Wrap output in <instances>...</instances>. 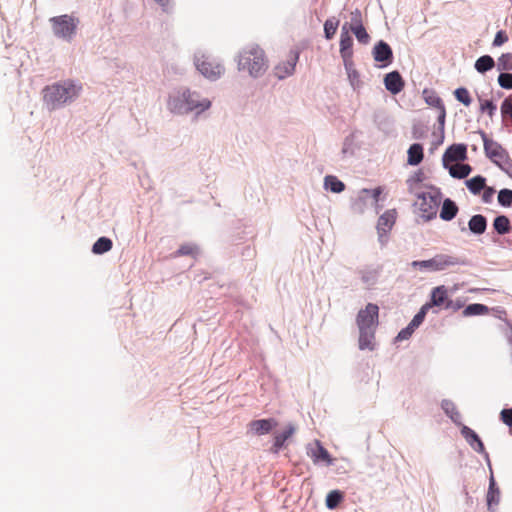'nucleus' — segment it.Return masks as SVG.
I'll list each match as a JSON object with an SVG mask.
<instances>
[{
  "mask_svg": "<svg viewBox=\"0 0 512 512\" xmlns=\"http://www.w3.org/2000/svg\"><path fill=\"white\" fill-rule=\"evenodd\" d=\"M82 83L74 79L58 81L42 89L43 103L49 111L74 102L82 92Z\"/></svg>",
  "mask_w": 512,
  "mask_h": 512,
  "instance_id": "obj_1",
  "label": "nucleus"
},
{
  "mask_svg": "<svg viewBox=\"0 0 512 512\" xmlns=\"http://www.w3.org/2000/svg\"><path fill=\"white\" fill-rule=\"evenodd\" d=\"M267 69L268 60L265 51L259 45L254 44L239 53V71H247L252 78L257 79L264 75Z\"/></svg>",
  "mask_w": 512,
  "mask_h": 512,
  "instance_id": "obj_2",
  "label": "nucleus"
},
{
  "mask_svg": "<svg viewBox=\"0 0 512 512\" xmlns=\"http://www.w3.org/2000/svg\"><path fill=\"white\" fill-rule=\"evenodd\" d=\"M410 265L420 271L439 272L455 265L470 266L471 261L466 257L436 254L433 258L427 260H414Z\"/></svg>",
  "mask_w": 512,
  "mask_h": 512,
  "instance_id": "obj_3",
  "label": "nucleus"
},
{
  "mask_svg": "<svg viewBox=\"0 0 512 512\" xmlns=\"http://www.w3.org/2000/svg\"><path fill=\"white\" fill-rule=\"evenodd\" d=\"M49 22L51 24L52 33L56 38L71 42L76 36L80 20L73 15L63 14L51 17Z\"/></svg>",
  "mask_w": 512,
  "mask_h": 512,
  "instance_id": "obj_4",
  "label": "nucleus"
},
{
  "mask_svg": "<svg viewBox=\"0 0 512 512\" xmlns=\"http://www.w3.org/2000/svg\"><path fill=\"white\" fill-rule=\"evenodd\" d=\"M356 324L359 330L376 329L379 324L378 305L368 303L364 309H360L356 316Z\"/></svg>",
  "mask_w": 512,
  "mask_h": 512,
  "instance_id": "obj_5",
  "label": "nucleus"
},
{
  "mask_svg": "<svg viewBox=\"0 0 512 512\" xmlns=\"http://www.w3.org/2000/svg\"><path fill=\"white\" fill-rule=\"evenodd\" d=\"M194 64L199 73L210 81L218 80L224 72V67L221 64L210 60L205 55L195 56Z\"/></svg>",
  "mask_w": 512,
  "mask_h": 512,
  "instance_id": "obj_6",
  "label": "nucleus"
},
{
  "mask_svg": "<svg viewBox=\"0 0 512 512\" xmlns=\"http://www.w3.org/2000/svg\"><path fill=\"white\" fill-rule=\"evenodd\" d=\"M477 133L480 134L483 140L486 157L489 158L496 166H498L502 160L508 158L509 153L502 147L501 144L490 139L485 131L479 129Z\"/></svg>",
  "mask_w": 512,
  "mask_h": 512,
  "instance_id": "obj_7",
  "label": "nucleus"
},
{
  "mask_svg": "<svg viewBox=\"0 0 512 512\" xmlns=\"http://www.w3.org/2000/svg\"><path fill=\"white\" fill-rule=\"evenodd\" d=\"M306 453L312 459L315 465H334L335 458L324 447L320 440L315 439L306 445Z\"/></svg>",
  "mask_w": 512,
  "mask_h": 512,
  "instance_id": "obj_8",
  "label": "nucleus"
},
{
  "mask_svg": "<svg viewBox=\"0 0 512 512\" xmlns=\"http://www.w3.org/2000/svg\"><path fill=\"white\" fill-rule=\"evenodd\" d=\"M460 433L469 444V446L477 453L483 456L485 462L488 466V469L491 470V460L489 453L486 451L485 445L480 438V436L469 426L462 425L460 428Z\"/></svg>",
  "mask_w": 512,
  "mask_h": 512,
  "instance_id": "obj_9",
  "label": "nucleus"
},
{
  "mask_svg": "<svg viewBox=\"0 0 512 512\" xmlns=\"http://www.w3.org/2000/svg\"><path fill=\"white\" fill-rule=\"evenodd\" d=\"M373 122L386 137H396L397 130L394 118L385 109H376L373 113Z\"/></svg>",
  "mask_w": 512,
  "mask_h": 512,
  "instance_id": "obj_10",
  "label": "nucleus"
},
{
  "mask_svg": "<svg viewBox=\"0 0 512 512\" xmlns=\"http://www.w3.org/2000/svg\"><path fill=\"white\" fill-rule=\"evenodd\" d=\"M468 145L465 143H453L449 145L442 155L443 168H449L452 162H464L468 159Z\"/></svg>",
  "mask_w": 512,
  "mask_h": 512,
  "instance_id": "obj_11",
  "label": "nucleus"
},
{
  "mask_svg": "<svg viewBox=\"0 0 512 512\" xmlns=\"http://www.w3.org/2000/svg\"><path fill=\"white\" fill-rule=\"evenodd\" d=\"M372 57L377 67L386 68L394 61V53L391 46L384 40L377 41L371 51Z\"/></svg>",
  "mask_w": 512,
  "mask_h": 512,
  "instance_id": "obj_12",
  "label": "nucleus"
},
{
  "mask_svg": "<svg viewBox=\"0 0 512 512\" xmlns=\"http://www.w3.org/2000/svg\"><path fill=\"white\" fill-rule=\"evenodd\" d=\"M300 50L297 48L290 49L287 60L278 63L274 67V75L279 79L283 80L294 74L296 64L299 61Z\"/></svg>",
  "mask_w": 512,
  "mask_h": 512,
  "instance_id": "obj_13",
  "label": "nucleus"
},
{
  "mask_svg": "<svg viewBox=\"0 0 512 512\" xmlns=\"http://www.w3.org/2000/svg\"><path fill=\"white\" fill-rule=\"evenodd\" d=\"M277 419L270 418H262L255 419L248 423L247 425V433L252 434L254 436H263L271 433L278 426Z\"/></svg>",
  "mask_w": 512,
  "mask_h": 512,
  "instance_id": "obj_14",
  "label": "nucleus"
},
{
  "mask_svg": "<svg viewBox=\"0 0 512 512\" xmlns=\"http://www.w3.org/2000/svg\"><path fill=\"white\" fill-rule=\"evenodd\" d=\"M296 430L295 424L289 423L283 431L275 433L269 452L273 455H278L281 450L287 447L288 440L296 433Z\"/></svg>",
  "mask_w": 512,
  "mask_h": 512,
  "instance_id": "obj_15",
  "label": "nucleus"
},
{
  "mask_svg": "<svg viewBox=\"0 0 512 512\" xmlns=\"http://www.w3.org/2000/svg\"><path fill=\"white\" fill-rule=\"evenodd\" d=\"M425 103L438 111L437 122L446 121V107L442 98L433 89L425 88L422 92Z\"/></svg>",
  "mask_w": 512,
  "mask_h": 512,
  "instance_id": "obj_16",
  "label": "nucleus"
},
{
  "mask_svg": "<svg viewBox=\"0 0 512 512\" xmlns=\"http://www.w3.org/2000/svg\"><path fill=\"white\" fill-rule=\"evenodd\" d=\"M189 97V89L185 88L182 92H177L176 94H171L167 100V108L168 110L177 115H185L187 114L186 109V101Z\"/></svg>",
  "mask_w": 512,
  "mask_h": 512,
  "instance_id": "obj_17",
  "label": "nucleus"
},
{
  "mask_svg": "<svg viewBox=\"0 0 512 512\" xmlns=\"http://www.w3.org/2000/svg\"><path fill=\"white\" fill-rule=\"evenodd\" d=\"M383 84L388 92L392 95H397L403 91L405 80L398 70H393L384 75Z\"/></svg>",
  "mask_w": 512,
  "mask_h": 512,
  "instance_id": "obj_18",
  "label": "nucleus"
},
{
  "mask_svg": "<svg viewBox=\"0 0 512 512\" xmlns=\"http://www.w3.org/2000/svg\"><path fill=\"white\" fill-rule=\"evenodd\" d=\"M490 476H489V485L488 491L486 495V504L487 510L489 512H495L496 507L500 502V488L497 485V482L494 477L493 469L491 468Z\"/></svg>",
  "mask_w": 512,
  "mask_h": 512,
  "instance_id": "obj_19",
  "label": "nucleus"
},
{
  "mask_svg": "<svg viewBox=\"0 0 512 512\" xmlns=\"http://www.w3.org/2000/svg\"><path fill=\"white\" fill-rule=\"evenodd\" d=\"M199 97H200L199 93H197L195 91L192 92L189 89V97H186L187 98V101H186L187 114L189 112L197 110L196 114L199 115L200 113L208 110L211 107V101L209 99L204 98V99L200 100Z\"/></svg>",
  "mask_w": 512,
  "mask_h": 512,
  "instance_id": "obj_20",
  "label": "nucleus"
},
{
  "mask_svg": "<svg viewBox=\"0 0 512 512\" xmlns=\"http://www.w3.org/2000/svg\"><path fill=\"white\" fill-rule=\"evenodd\" d=\"M512 232V224L507 215L499 214L492 222V236L501 237Z\"/></svg>",
  "mask_w": 512,
  "mask_h": 512,
  "instance_id": "obj_21",
  "label": "nucleus"
},
{
  "mask_svg": "<svg viewBox=\"0 0 512 512\" xmlns=\"http://www.w3.org/2000/svg\"><path fill=\"white\" fill-rule=\"evenodd\" d=\"M414 195L421 201L419 210L422 212L423 219L425 221H431L435 219L437 216L438 207H433L434 205L429 203V198L427 197L429 194L426 192H418Z\"/></svg>",
  "mask_w": 512,
  "mask_h": 512,
  "instance_id": "obj_22",
  "label": "nucleus"
},
{
  "mask_svg": "<svg viewBox=\"0 0 512 512\" xmlns=\"http://www.w3.org/2000/svg\"><path fill=\"white\" fill-rule=\"evenodd\" d=\"M468 231L475 235L480 236L484 234L487 230L488 219L486 216L482 214L472 215L467 223Z\"/></svg>",
  "mask_w": 512,
  "mask_h": 512,
  "instance_id": "obj_23",
  "label": "nucleus"
},
{
  "mask_svg": "<svg viewBox=\"0 0 512 512\" xmlns=\"http://www.w3.org/2000/svg\"><path fill=\"white\" fill-rule=\"evenodd\" d=\"M441 409L444 411L447 417L458 427H462V416L458 411L455 403L450 399H443L441 401Z\"/></svg>",
  "mask_w": 512,
  "mask_h": 512,
  "instance_id": "obj_24",
  "label": "nucleus"
},
{
  "mask_svg": "<svg viewBox=\"0 0 512 512\" xmlns=\"http://www.w3.org/2000/svg\"><path fill=\"white\" fill-rule=\"evenodd\" d=\"M459 207L451 198H445L442 202L439 217L441 220L452 221L458 214Z\"/></svg>",
  "mask_w": 512,
  "mask_h": 512,
  "instance_id": "obj_25",
  "label": "nucleus"
},
{
  "mask_svg": "<svg viewBox=\"0 0 512 512\" xmlns=\"http://www.w3.org/2000/svg\"><path fill=\"white\" fill-rule=\"evenodd\" d=\"M448 299V290L445 285L436 286L430 292L429 300L434 307H443L445 309Z\"/></svg>",
  "mask_w": 512,
  "mask_h": 512,
  "instance_id": "obj_26",
  "label": "nucleus"
},
{
  "mask_svg": "<svg viewBox=\"0 0 512 512\" xmlns=\"http://www.w3.org/2000/svg\"><path fill=\"white\" fill-rule=\"evenodd\" d=\"M382 266L378 265L377 267H365L364 269L358 270V274L360 275V279L364 284L369 286H374L381 275Z\"/></svg>",
  "mask_w": 512,
  "mask_h": 512,
  "instance_id": "obj_27",
  "label": "nucleus"
},
{
  "mask_svg": "<svg viewBox=\"0 0 512 512\" xmlns=\"http://www.w3.org/2000/svg\"><path fill=\"white\" fill-rule=\"evenodd\" d=\"M424 159V146L416 142L409 146L407 150V164L410 166H418Z\"/></svg>",
  "mask_w": 512,
  "mask_h": 512,
  "instance_id": "obj_28",
  "label": "nucleus"
},
{
  "mask_svg": "<svg viewBox=\"0 0 512 512\" xmlns=\"http://www.w3.org/2000/svg\"><path fill=\"white\" fill-rule=\"evenodd\" d=\"M397 211L396 209H388L378 218L376 230H387L391 231L396 223Z\"/></svg>",
  "mask_w": 512,
  "mask_h": 512,
  "instance_id": "obj_29",
  "label": "nucleus"
},
{
  "mask_svg": "<svg viewBox=\"0 0 512 512\" xmlns=\"http://www.w3.org/2000/svg\"><path fill=\"white\" fill-rule=\"evenodd\" d=\"M345 500V492L333 489L326 494L325 506L328 510H336Z\"/></svg>",
  "mask_w": 512,
  "mask_h": 512,
  "instance_id": "obj_30",
  "label": "nucleus"
},
{
  "mask_svg": "<svg viewBox=\"0 0 512 512\" xmlns=\"http://www.w3.org/2000/svg\"><path fill=\"white\" fill-rule=\"evenodd\" d=\"M375 333L376 329L359 330L358 347L360 350L373 351L375 349V344L373 343Z\"/></svg>",
  "mask_w": 512,
  "mask_h": 512,
  "instance_id": "obj_31",
  "label": "nucleus"
},
{
  "mask_svg": "<svg viewBox=\"0 0 512 512\" xmlns=\"http://www.w3.org/2000/svg\"><path fill=\"white\" fill-rule=\"evenodd\" d=\"M449 172V175L458 180L466 179L473 171V167L468 163H460L451 165L449 168H444Z\"/></svg>",
  "mask_w": 512,
  "mask_h": 512,
  "instance_id": "obj_32",
  "label": "nucleus"
},
{
  "mask_svg": "<svg viewBox=\"0 0 512 512\" xmlns=\"http://www.w3.org/2000/svg\"><path fill=\"white\" fill-rule=\"evenodd\" d=\"M200 254V248L194 243L182 244L176 251L170 254L171 258H178L181 256H191L193 259H197Z\"/></svg>",
  "mask_w": 512,
  "mask_h": 512,
  "instance_id": "obj_33",
  "label": "nucleus"
},
{
  "mask_svg": "<svg viewBox=\"0 0 512 512\" xmlns=\"http://www.w3.org/2000/svg\"><path fill=\"white\" fill-rule=\"evenodd\" d=\"M323 188L326 191H329V192H332V193H335V194H339V193H342L345 190L346 185L337 176H335V175H326L324 177Z\"/></svg>",
  "mask_w": 512,
  "mask_h": 512,
  "instance_id": "obj_34",
  "label": "nucleus"
},
{
  "mask_svg": "<svg viewBox=\"0 0 512 512\" xmlns=\"http://www.w3.org/2000/svg\"><path fill=\"white\" fill-rule=\"evenodd\" d=\"M486 178L483 175H475L470 179H466L465 185L469 192L473 195H479L486 187Z\"/></svg>",
  "mask_w": 512,
  "mask_h": 512,
  "instance_id": "obj_35",
  "label": "nucleus"
},
{
  "mask_svg": "<svg viewBox=\"0 0 512 512\" xmlns=\"http://www.w3.org/2000/svg\"><path fill=\"white\" fill-rule=\"evenodd\" d=\"M113 247V241L107 236L99 237L92 245L91 252L94 255H103L109 252Z\"/></svg>",
  "mask_w": 512,
  "mask_h": 512,
  "instance_id": "obj_36",
  "label": "nucleus"
},
{
  "mask_svg": "<svg viewBox=\"0 0 512 512\" xmlns=\"http://www.w3.org/2000/svg\"><path fill=\"white\" fill-rule=\"evenodd\" d=\"M490 312V308L482 303H471L462 310L463 317L482 316Z\"/></svg>",
  "mask_w": 512,
  "mask_h": 512,
  "instance_id": "obj_37",
  "label": "nucleus"
},
{
  "mask_svg": "<svg viewBox=\"0 0 512 512\" xmlns=\"http://www.w3.org/2000/svg\"><path fill=\"white\" fill-rule=\"evenodd\" d=\"M496 63L494 58L489 55L485 54L480 56L474 63V69L480 73L485 74L488 71L492 70L495 67Z\"/></svg>",
  "mask_w": 512,
  "mask_h": 512,
  "instance_id": "obj_38",
  "label": "nucleus"
},
{
  "mask_svg": "<svg viewBox=\"0 0 512 512\" xmlns=\"http://www.w3.org/2000/svg\"><path fill=\"white\" fill-rule=\"evenodd\" d=\"M426 179V175L424 173V171L420 168L418 170H416L412 175H410L408 177V179L406 180V185H407V189H408V192L410 194H415L417 193L415 191V188L418 184L422 183L424 180Z\"/></svg>",
  "mask_w": 512,
  "mask_h": 512,
  "instance_id": "obj_39",
  "label": "nucleus"
},
{
  "mask_svg": "<svg viewBox=\"0 0 512 512\" xmlns=\"http://www.w3.org/2000/svg\"><path fill=\"white\" fill-rule=\"evenodd\" d=\"M340 20L336 17H330L328 18L323 25L324 35L323 37L326 40H332L337 32V29L339 27Z\"/></svg>",
  "mask_w": 512,
  "mask_h": 512,
  "instance_id": "obj_40",
  "label": "nucleus"
},
{
  "mask_svg": "<svg viewBox=\"0 0 512 512\" xmlns=\"http://www.w3.org/2000/svg\"><path fill=\"white\" fill-rule=\"evenodd\" d=\"M368 198L366 195H362V189L359 191V194L356 198L351 199L350 209L355 214H363L365 209L367 208Z\"/></svg>",
  "mask_w": 512,
  "mask_h": 512,
  "instance_id": "obj_41",
  "label": "nucleus"
},
{
  "mask_svg": "<svg viewBox=\"0 0 512 512\" xmlns=\"http://www.w3.org/2000/svg\"><path fill=\"white\" fill-rule=\"evenodd\" d=\"M478 100L480 102V113L487 114L492 119L497 112L496 102L493 99H482L481 96H478Z\"/></svg>",
  "mask_w": 512,
  "mask_h": 512,
  "instance_id": "obj_42",
  "label": "nucleus"
},
{
  "mask_svg": "<svg viewBox=\"0 0 512 512\" xmlns=\"http://www.w3.org/2000/svg\"><path fill=\"white\" fill-rule=\"evenodd\" d=\"M355 148V133L352 132L349 135H347L343 140V145L341 149L342 158L353 156L355 153Z\"/></svg>",
  "mask_w": 512,
  "mask_h": 512,
  "instance_id": "obj_43",
  "label": "nucleus"
},
{
  "mask_svg": "<svg viewBox=\"0 0 512 512\" xmlns=\"http://www.w3.org/2000/svg\"><path fill=\"white\" fill-rule=\"evenodd\" d=\"M453 96L455 97V99L458 102H460L461 104H463L466 107H469L473 102V98H472L469 90L464 86H460V87L456 88L453 91Z\"/></svg>",
  "mask_w": 512,
  "mask_h": 512,
  "instance_id": "obj_44",
  "label": "nucleus"
},
{
  "mask_svg": "<svg viewBox=\"0 0 512 512\" xmlns=\"http://www.w3.org/2000/svg\"><path fill=\"white\" fill-rule=\"evenodd\" d=\"M353 38L351 35L340 36L339 52L340 56H353Z\"/></svg>",
  "mask_w": 512,
  "mask_h": 512,
  "instance_id": "obj_45",
  "label": "nucleus"
},
{
  "mask_svg": "<svg viewBox=\"0 0 512 512\" xmlns=\"http://www.w3.org/2000/svg\"><path fill=\"white\" fill-rule=\"evenodd\" d=\"M497 69L500 72L512 71V52L502 53L497 59Z\"/></svg>",
  "mask_w": 512,
  "mask_h": 512,
  "instance_id": "obj_46",
  "label": "nucleus"
},
{
  "mask_svg": "<svg viewBox=\"0 0 512 512\" xmlns=\"http://www.w3.org/2000/svg\"><path fill=\"white\" fill-rule=\"evenodd\" d=\"M350 31L355 35L357 41L361 44L366 45L371 40V37L363 24L356 25L355 27H350Z\"/></svg>",
  "mask_w": 512,
  "mask_h": 512,
  "instance_id": "obj_47",
  "label": "nucleus"
},
{
  "mask_svg": "<svg viewBox=\"0 0 512 512\" xmlns=\"http://www.w3.org/2000/svg\"><path fill=\"white\" fill-rule=\"evenodd\" d=\"M500 112L503 123L506 119L512 120V94H509L504 98L500 105Z\"/></svg>",
  "mask_w": 512,
  "mask_h": 512,
  "instance_id": "obj_48",
  "label": "nucleus"
},
{
  "mask_svg": "<svg viewBox=\"0 0 512 512\" xmlns=\"http://www.w3.org/2000/svg\"><path fill=\"white\" fill-rule=\"evenodd\" d=\"M498 204L501 207L509 208L512 206V190L509 188H503L498 191L497 196Z\"/></svg>",
  "mask_w": 512,
  "mask_h": 512,
  "instance_id": "obj_49",
  "label": "nucleus"
},
{
  "mask_svg": "<svg viewBox=\"0 0 512 512\" xmlns=\"http://www.w3.org/2000/svg\"><path fill=\"white\" fill-rule=\"evenodd\" d=\"M384 191V188L382 186H377L373 189L363 188L362 189V195H366L368 199H372L375 202L376 209L379 208L378 202L380 201V197ZM382 206H380L381 208Z\"/></svg>",
  "mask_w": 512,
  "mask_h": 512,
  "instance_id": "obj_50",
  "label": "nucleus"
},
{
  "mask_svg": "<svg viewBox=\"0 0 512 512\" xmlns=\"http://www.w3.org/2000/svg\"><path fill=\"white\" fill-rule=\"evenodd\" d=\"M426 187L431 190V192H427L429 194L427 195L429 198V203H432L434 205L433 207H439L442 199L441 189L432 184L426 185Z\"/></svg>",
  "mask_w": 512,
  "mask_h": 512,
  "instance_id": "obj_51",
  "label": "nucleus"
},
{
  "mask_svg": "<svg viewBox=\"0 0 512 512\" xmlns=\"http://www.w3.org/2000/svg\"><path fill=\"white\" fill-rule=\"evenodd\" d=\"M491 241L498 247L512 250V232L501 237H491Z\"/></svg>",
  "mask_w": 512,
  "mask_h": 512,
  "instance_id": "obj_52",
  "label": "nucleus"
},
{
  "mask_svg": "<svg viewBox=\"0 0 512 512\" xmlns=\"http://www.w3.org/2000/svg\"><path fill=\"white\" fill-rule=\"evenodd\" d=\"M498 85L505 90H512V73L500 72L497 78Z\"/></svg>",
  "mask_w": 512,
  "mask_h": 512,
  "instance_id": "obj_53",
  "label": "nucleus"
},
{
  "mask_svg": "<svg viewBox=\"0 0 512 512\" xmlns=\"http://www.w3.org/2000/svg\"><path fill=\"white\" fill-rule=\"evenodd\" d=\"M428 126L423 123H415L412 126V137L416 140L425 139L427 137Z\"/></svg>",
  "mask_w": 512,
  "mask_h": 512,
  "instance_id": "obj_54",
  "label": "nucleus"
},
{
  "mask_svg": "<svg viewBox=\"0 0 512 512\" xmlns=\"http://www.w3.org/2000/svg\"><path fill=\"white\" fill-rule=\"evenodd\" d=\"M445 122L446 121H444V122L443 121L442 122H437L439 133H438V135L436 134V132L433 133V135L436 137L432 141V146L434 148H437L438 146L442 145L443 142H444V139H445Z\"/></svg>",
  "mask_w": 512,
  "mask_h": 512,
  "instance_id": "obj_55",
  "label": "nucleus"
},
{
  "mask_svg": "<svg viewBox=\"0 0 512 512\" xmlns=\"http://www.w3.org/2000/svg\"><path fill=\"white\" fill-rule=\"evenodd\" d=\"M509 40L508 34L505 30H498L492 42L493 47H500Z\"/></svg>",
  "mask_w": 512,
  "mask_h": 512,
  "instance_id": "obj_56",
  "label": "nucleus"
},
{
  "mask_svg": "<svg viewBox=\"0 0 512 512\" xmlns=\"http://www.w3.org/2000/svg\"><path fill=\"white\" fill-rule=\"evenodd\" d=\"M500 421L512 428V408H503L499 415Z\"/></svg>",
  "mask_w": 512,
  "mask_h": 512,
  "instance_id": "obj_57",
  "label": "nucleus"
},
{
  "mask_svg": "<svg viewBox=\"0 0 512 512\" xmlns=\"http://www.w3.org/2000/svg\"><path fill=\"white\" fill-rule=\"evenodd\" d=\"M465 307V301L462 298H457L455 300L448 299L447 304L445 305V309H452L453 311H458Z\"/></svg>",
  "mask_w": 512,
  "mask_h": 512,
  "instance_id": "obj_58",
  "label": "nucleus"
},
{
  "mask_svg": "<svg viewBox=\"0 0 512 512\" xmlns=\"http://www.w3.org/2000/svg\"><path fill=\"white\" fill-rule=\"evenodd\" d=\"M483 191V194H482V201L486 204H489L492 202L493 200V196L494 194L496 193V190L494 187H491V186H487L482 190Z\"/></svg>",
  "mask_w": 512,
  "mask_h": 512,
  "instance_id": "obj_59",
  "label": "nucleus"
},
{
  "mask_svg": "<svg viewBox=\"0 0 512 512\" xmlns=\"http://www.w3.org/2000/svg\"><path fill=\"white\" fill-rule=\"evenodd\" d=\"M490 311H492L493 315L496 318L502 320L505 325H506V321H510L509 319L506 318L507 311L504 307L496 306V307H493L492 309H490Z\"/></svg>",
  "mask_w": 512,
  "mask_h": 512,
  "instance_id": "obj_60",
  "label": "nucleus"
},
{
  "mask_svg": "<svg viewBox=\"0 0 512 512\" xmlns=\"http://www.w3.org/2000/svg\"><path fill=\"white\" fill-rule=\"evenodd\" d=\"M347 76H348V79L350 81V84L352 85V87L354 89L360 88L361 85L363 84L362 81L360 80V74H359V72L357 70L356 71H352Z\"/></svg>",
  "mask_w": 512,
  "mask_h": 512,
  "instance_id": "obj_61",
  "label": "nucleus"
},
{
  "mask_svg": "<svg viewBox=\"0 0 512 512\" xmlns=\"http://www.w3.org/2000/svg\"><path fill=\"white\" fill-rule=\"evenodd\" d=\"M498 167L504 173H506L508 176H510L512 174V159L510 158V156H508V158H505L504 160H502V162L500 164H498Z\"/></svg>",
  "mask_w": 512,
  "mask_h": 512,
  "instance_id": "obj_62",
  "label": "nucleus"
},
{
  "mask_svg": "<svg viewBox=\"0 0 512 512\" xmlns=\"http://www.w3.org/2000/svg\"><path fill=\"white\" fill-rule=\"evenodd\" d=\"M413 335L412 331H410L407 326L402 328L398 334L396 335L394 341L395 342H399V341H404V340H408L411 336Z\"/></svg>",
  "mask_w": 512,
  "mask_h": 512,
  "instance_id": "obj_63",
  "label": "nucleus"
},
{
  "mask_svg": "<svg viewBox=\"0 0 512 512\" xmlns=\"http://www.w3.org/2000/svg\"><path fill=\"white\" fill-rule=\"evenodd\" d=\"M389 233H390V231L383 230V229L380 230V231H377L378 242H379L381 248H384L388 244V242H389Z\"/></svg>",
  "mask_w": 512,
  "mask_h": 512,
  "instance_id": "obj_64",
  "label": "nucleus"
}]
</instances>
